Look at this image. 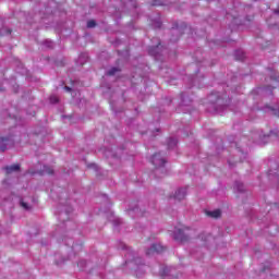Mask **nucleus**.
Returning <instances> with one entry per match:
<instances>
[{
	"mask_svg": "<svg viewBox=\"0 0 279 279\" xmlns=\"http://www.w3.org/2000/svg\"><path fill=\"white\" fill-rule=\"evenodd\" d=\"M7 173H12L14 171H19L21 169V166L20 165H13V166H10V167H7Z\"/></svg>",
	"mask_w": 279,
	"mask_h": 279,
	"instance_id": "obj_20",
	"label": "nucleus"
},
{
	"mask_svg": "<svg viewBox=\"0 0 279 279\" xmlns=\"http://www.w3.org/2000/svg\"><path fill=\"white\" fill-rule=\"evenodd\" d=\"M187 82H190L192 86H197L198 88L202 86V84H199V76H197V74L195 76H189Z\"/></svg>",
	"mask_w": 279,
	"mask_h": 279,
	"instance_id": "obj_11",
	"label": "nucleus"
},
{
	"mask_svg": "<svg viewBox=\"0 0 279 279\" xmlns=\"http://www.w3.org/2000/svg\"><path fill=\"white\" fill-rule=\"evenodd\" d=\"M157 45L156 46H151L148 49V53L150 56H158V50L160 49V39H157Z\"/></svg>",
	"mask_w": 279,
	"mask_h": 279,
	"instance_id": "obj_12",
	"label": "nucleus"
},
{
	"mask_svg": "<svg viewBox=\"0 0 279 279\" xmlns=\"http://www.w3.org/2000/svg\"><path fill=\"white\" fill-rule=\"evenodd\" d=\"M90 167H95V163H92Z\"/></svg>",
	"mask_w": 279,
	"mask_h": 279,
	"instance_id": "obj_37",
	"label": "nucleus"
},
{
	"mask_svg": "<svg viewBox=\"0 0 279 279\" xmlns=\"http://www.w3.org/2000/svg\"><path fill=\"white\" fill-rule=\"evenodd\" d=\"M77 265H78L82 269H84V267H86L87 263H86V260L82 259V260L78 262Z\"/></svg>",
	"mask_w": 279,
	"mask_h": 279,
	"instance_id": "obj_28",
	"label": "nucleus"
},
{
	"mask_svg": "<svg viewBox=\"0 0 279 279\" xmlns=\"http://www.w3.org/2000/svg\"><path fill=\"white\" fill-rule=\"evenodd\" d=\"M121 71L119 68H111L108 72L107 75H114Z\"/></svg>",
	"mask_w": 279,
	"mask_h": 279,
	"instance_id": "obj_21",
	"label": "nucleus"
},
{
	"mask_svg": "<svg viewBox=\"0 0 279 279\" xmlns=\"http://www.w3.org/2000/svg\"><path fill=\"white\" fill-rule=\"evenodd\" d=\"M234 58L235 60L243 61L245 60V52H243V50H235Z\"/></svg>",
	"mask_w": 279,
	"mask_h": 279,
	"instance_id": "obj_17",
	"label": "nucleus"
},
{
	"mask_svg": "<svg viewBox=\"0 0 279 279\" xmlns=\"http://www.w3.org/2000/svg\"><path fill=\"white\" fill-rule=\"evenodd\" d=\"M238 151H240V154H242L243 158H246L247 155L245 153L241 151V149H238Z\"/></svg>",
	"mask_w": 279,
	"mask_h": 279,
	"instance_id": "obj_32",
	"label": "nucleus"
},
{
	"mask_svg": "<svg viewBox=\"0 0 279 279\" xmlns=\"http://www.w3.org/2000/svg\"><path fill=\"white\" fill-rule=\"evenodd\" d=\"M59 99L56 96L50 97V104H58Z\"/></svg>",
	"mask_w": 279,
	"mask_h": 279,
	"instance_id": "obj_29",
	"label": "nucleus"
},
{
	"mask_svg": "<svg viewBox=\"0 0 279 279\" xmlns=\"http://www.w3.org/2000/svg\"><path fill=\"white\" fill-rule=\"evenodd\" d=\"M161 276H173L172 267H163L160 271Z\"/></svg>",
	"mask_w": 279,
	"mask_h": 279,
	"instance_id": "obj_16",
	"label": "nucleus"
},
{
	"mask_svg": "<svg viewBox=\"0 0 279 279\" xmlns=\"http://www.w3.org/2000/svg\"><path fill=\"white\" fill-rule=\"evenodd\" d=\"M14 145V141L10 137H0V151H5L9 147Z\"/></svg>",
	"mask_w": 279,
	"mask_h": 279,
	"instance_id": "obj_4",
	"label": "nucleus"
},
{
	"mask_svg": "<svg viewBox=\"0 0 279 279\" xmlns=\"http://www.w3.org/2000/svg\"><path fill=\"white\" fill-rule=\"evenodd\" d=\"M201 239H202L203 241H205V243H207V241H210V239H213V235L207 234V235H205V238H204V234H203V235H201Z\"/></svg>",
	"mask_w": 279,
	"mask_h": 279,
	"instance_id": "obj_26",
	"label": "nucleus"
},
{
	"mask_svg": "<svg viewBox=\"0 0 279 279\" xmlns=\"http://www.w3.org/2000/svg\"><path fill=\"white\" fill-rule=\"evenodd\" d=\"M165 246L161 244H153L147 251L146 256H151V254H162Z\"/></svg>",
	"mask_w": 279,
	"mask_h": 279,
	"instance_id": "obj_5",
	"label": "nucleus"
},
{
	"mask_svg": "<svg viewBox=\"0 0 279 279\" xmlns=\"http://www.w3.org/2000/svg\"><path fill=\"white\" fill-rule=\"evenodd\" d=\"M64 90H66L68 93H71L72 89H71V87H69V86H65V87H64Z\"/></svg>",
	"mask_w": 279,
	"mask_h": 279,
	"instance_id": "obj_31",
	"label": "nucleus"
},
{
	"mask_svg": "<svg viewBox=\"0 0 279 279\" xmlns=\"http://www.w3.org/2000/svg\"><path fill=\"white\" fill-rule=\"evenodd\" d=\"M265 110H268V112H271L272 114H275V117H279V107L274 108V107L266 106Z\"/></svg>",
	"mask_w": 279,
	"mask_h": 279,
	"instance_id": "obj_19",
	"label": "nucleus"
},
{
	"mask_svg": "<svg viewBox=\"0 0 279 279\" xmlns=\"http://www.w3.org/2000/svg\"><path fill=\"white\" fill-rule=\"evenodd\" d=\"M0 90H1V87H0Z\"/></svg>",
	"mask_w": 279,
	"mask_h": 279,
	"instance_id": "obj_40",
	"label": "nucleus"
},
{
	"mask_svg": "<svg viewBox=\"0 0 279 279\" xmlns=\"http://www.w3.org/2000/svg\"><path fill=\"white\" fill-rule=\"evenodd\" d=\"M276 13H277V14H279V10H278V11H276Z\"/></svg>",
	"mask_w": 279,
	"mask_h": 279,
	"instance_id": "obj_38",
	"label": "nucleus"
},
{
	"mask_svg": "<svg viewBox=\"0 0 279 279\" xmlns=\"http://www.w3.org/2000/svg\"><path fill=\"white\" fill-rule=\"evenodd\" d=\"M173 197H174V199H177V202H182V199H184V197H186V187H181V189L177 190Z\"/></svg>",
	"mask_w": 279,
	"mask_h": 279,
	"instance_id": "obj_6",
	"label": "nucleus"
},
{
	"mask_svg": "<svg viewBox=\"0 0 279 279\" xmlns=\"http://www.w3.org/2000/svg\"><path fill=\"white\" fill-rule=\"evenodd\" d=\"M266 269H271V263H267L262 271L265 272Z\"/></svg>",
	"mask_w": 279,
	"mask_h": 279,
	"instance_id": "obj_30",
	"label": "nucleus"
},
{
	"mask_svg": "<svg viewBox=\"0 0 279 279\" xmlns=\"http://www.w3.org/2000/svg\"><path fill=\"white\" fill-rule=\"evenodd\" d=\"M165 162H167V160H165V157H162L160 153H157L151 157V163L157 167L155 169V175L165 171Z\"/></svg>",
	"mask_w": 279,
	"mask_h": 279,
	"instance_id": "obj_2",
	"label": "nucleus"
},
{
	"mask_svg": "<svg viewBox=\"0 0 279 279\" xmlns=\"http://www.w3.org/2000/svg\"><path fill=\"white\" fill-rule=\"evenodd\" d=\"M128 214L130 215V217H134V214H135L137 217H143V213L141 211V209H140L137 206L130 207V208L128 209Z\"/></svg>",
	"mask_w": 279,
	"mask_h": 279,
	"instance_id": "obj_10",
	"label": "nucleus"
},
{
	"mask_svg": "<svg viewBox=\"0 0 279 279\" xmlns=\"http://www.w3.org/2000/svg\"><path fill=\"white\" fill-rule=\"evenodd\" d=\"M207 216L211 217L213 219H219V217H221V210L216 209V210H213V211H207Z\"/></svg>",
	"mask_w": 279,
	"mask_h": 279,
	"instance_id": "obj_15",
	"label": "nucleus"
},
{
	"mask_svg": "<svg viewBox=\"0 0 279 279\" xmlns=\"http://www.w3.org/2000/svg\"><path fill=\"white\" fill-rule=\"evenodd\" d=\"M178 111L180 112V108L178 109Z\"/></svg>",
	"mask_w": 279,
	"mask_h": 279,
	"instance_id": "obj_39",
	"label": "nucleus"
},
{
	"mask_svg": "<svg viewBox=\"0 0 279 279\" xmlns=\"http://www.w3.org/2000/svg\"><path fill=\"white\" fill-rule=\"evenodd\" d=\"M72 250H74V251L76 250L75 245L72 246Z\"/></svg>",
	"mask_w": 279,
	"mask_h": 279,
	"instance_id": "obj_36",
	"label": "nucleus"
},
{
	"mask_svg": "<svg viewBox=\"0 0 279 279\" xmlns=\"http://www.w3.org/2000/svg\"><path fill=\"white\" fill-rule=\"evenodd\" d=\"M97 26V22H95L94 20H90L87 22V27L89 29H92L93 27H96Z\"/></svg>",
	"mask_w": 279,
	"mask_h": 279,
	"instance_id": "obj_22",
	"label": "nucleus"
},
{
	"mask_svg": "<svg viewBox=\"0 0 279 279\" xmlns=\"http://www.w3.org/2000/svg\"><path fill=\"white\" fill-rule=\"evenodd\" d=\"M125 258H126L125 263H128L129 260H134L135 265L143 264L141 257H134V252L132 251H128V253L125 254Z\"/></svg>",
	"mask_w": 279,
	"mask_h": 279,
	"instance_id": "obj_8",
	"label": "nucleus"
},
{
	"mask_svg": "<svg viewBox=\"0 0 279 279\" xmlns=\"http://www.w3.org/2000/svg\"><path fill=\"white\" fill-rule=\"evenodd\" d=\"M122 250H128V246L125 244H122Z\"/></svg>",
	"mask_w": 279,
	"mask_h": 279,
	"instance_id": "obj_33",
	"label": "nucleus"
},
{
	"mask_svg": "<svg viewBox=\"0 0 279 279\" xmlns=\"http://www.w3.org/2000/svg\"><path fill=\"white\" fill-rule=\"evenodd\" d=\"M162 23L157 22V27H161Z\"/></svg>",
	"mask_w": 279,
	"mask_h": 279,
	"instance_id": "obj_34",
	"label": "nucleus"
},
{
	"mask_svg": "<svg viewBox=\"0 0 279 279\" xmlns=\"http://www.w3.org/2000/svg\"><path fill=\"white\" fill-rule=\"evenodd\" d=\"M44 45H45V47H48V49H52L53 48V41H51V40H45Z\"/></svg>",
	"mask_w": 279,
	"mask_h": 279,
	"instance_id": "obj_23",
	"label": "nucleus"
},
{
	"mask_svg": "<svg viewBox=\"0 0 279 279\" xmlns=\"http://www.w3.org/2000/svg\"><path fill=\"white\" fill-rule=\"evenodd\" d=\"M40 175H53V169L49 166H44L43 170L39 171Z\"/></svg>",
	"mask_w": 279,
	"mask_h": 279,
	"instance_id": "obj_13",
	"label": "nucleus"
},
{
	"mask_svg": "<svg viewBox=\"0 0 279 279\" xmlns=\"http://www.w3.org/2000/svg\"><path fill=\"white\" fill-rule=\"evenodd\" d=\"M173 239L179 243H184V241H189V235L182 229L178 228L173 232Z\"/></svg>",
	"mask_w": 279,
	"mask_h": 279,
	"instance_id": "obj_3",
	"label": "nucleus"
},
{
	"mask_svg": "<svg viewBox=\"0 0 279 279\" xmlns=\"http://www.w3.org/2000/svg\"><path fill=\"white\" fill-rule=\"evenodd\" d=\"M172 37L170 38L171 43H178L180 40V36H182V32L179 27L171 28L170 31Z\"/></svg>",
	"mask_w": 279,
	"mask_h": 279,
	"instance_id": "obj_7",
	"label": "nucleus"
},
{
	"mask_svg": "<svg viewBox=\"0 0 279 279\" xmlns=\"http://www.w3.org/2000/svg\"><path fill=\"white\" fill-rule=\"evenodd\" d=\"M191 104H193V98H191L189 95L186 94H181V108L182 106L189 107L191 106Z\"/></svg>",
	"mask_w": 279,
	"mask_h": 279,
	"instance_id": "obj_9",
	"label": "nucleus"
},
{
	"mask_svg": "<svg viewBox=\"0 0 279 279\" xmlns=\"http://www.w3.org/2000/svg\"><path fill=\"white\" fill-rule=\"evenodd\" d=\"M234 191H236L238 193H244L245 185L243 183H241V181H235Z\"/></svg>",
	"mask_w": 279,
	"mask_h": 279,
	"instance_id": "obj_14",
	"label": "nucleus"
},
{
	"mask_svg": "<svg viewBox=\"0 0 279 279\" xmlns=\"http://www.w3.org/2000/svg\"><path fill=\"white\" fill-rule=\"evenodd\" d=\"M171 101H172V100L169 98V99H168V106H169V104H171Z\"/></svg>",
	"mask_w": 279,
	"mask_h": 279,
	"instance_id": "obj_35",
	"label": "nucleus"
},
{
	"mask_svg": "<svg viewBox=\"0 0 279 279\" xmlns=\"http://www.w3.org/2000/svg\"><path fill=\"white\" fill-rule=\"evenodd\" d=\"M207 101L209 102L208 111L216 112V114H221L228 106V100H226L219 92L211 93L207 97Z\"/></svg>",
	"mask_w": 279,
	"mask_h": 279,
	"instance_id": "obj_1",
	"label": "nucleus"
},
{
	"mask_svg": "<svg viewBox=\"0 0 279 279\" xmlns=\"http://www.w3.org/2000/svg\"><path fill=\"white\" fill-rule=\"evenodd\" d=\"M153 5H165V0H154Z\"/></svg>",
	"mask_w": 279,
	"mask_h": 279,
	"instance_id": "obj_25",
	"label": "nucleus"
},
{
	"mask_svg": "<svg viewBox=\"0 0 279 279\" xmlns=\"http://www.w3.org/2000/svg\"><path fill=\"white\" fill-rule=\"evenodd\" d=\"M21 206L24 210H29V208H31L29 205L23 201H21Z\"/></svg>",
	"mask_w": 279,
	"mask_h": 279,
	"instance_id": "obj_27",
	"label": "nucleus"
},
{
	"mask_svg": "<svg viewBox=\"0 0 279 279\" xmlns=\"http://www.w3.org/2000/svg\"><path fill=\"white\" fill-rule=\"evenodd\" d=\"M178 145V140L170 137L168 140V149H174Z\"/></svg>",
	"mask_w": 279,
	"mask_h": 279,
	"instance_id": "obj_18",
	"label": "nucleus"
},
{
	"mask_svg": "<svg viewBox=\"0 0 279 279\" xmlns=\"http://www.w3.org/2000/svg\"><path fill=\"white\" fill-rule=\"evenodd\" d=\"M121 223H123V221L120 218H117V219L113 220L114 228L121 226Z\"/></svg>",
	"mask_w": 279,
	"mask_h": 279,
	"instance_id": "obj_24",
	"label": "nucleus"
}]
</instances>
